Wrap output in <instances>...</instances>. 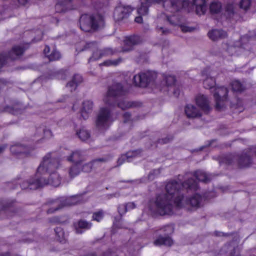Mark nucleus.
Here are the masks:
<instances>
[{
  "instance_id": "1",
  "label": "nucleus",
  "mask_w": 256,
  "mask_h": 256,
  "mask_svg": "<svg viewBox=\"0 0 256 256\" xmlns=\"http://www.w3.org/2000/svg\"><path fill=\"white\" fill-rule=\"evenodd\" d=\"M165 188L166 193L158 195L154 202L156 212L160 216L172 214L174 204L178 198L184 196L186 190H196L198 185L196 180L190 178L182 184L176 180L170 181Z\"/></svg>"
},
{
  "instance_id": "2",
  "label": "nucleus",
  "mask_w": 256,
  "mask_h": 256,
  "mask_svg": "<svg viewBox=\"0 0 256 256\" xmlns=\"http://www.w3.org/2000/svg\"><path fill=\"white\" fill-rule=\"evenodd\" d=\"M126 92L121 83H114L108 86L104 100L106 104L111 106H117L122 110L140 106L141 104L136 102L121 100L120 97L126 95Z\"/></svg>"
},
{
  "instance_id": "3",
  "label": "nucleus",
  "mask_w": 256,
  "mask_h": 256,
  "mask_svg": "<svg viewBox=\"0 0 256 256\" xmlns=\"http://www.w3.org/2000/svg\"><path fill=\"white\" fill-rule=\"evenodd\" d=\"M80 29L86 32H95L104 26L103 16L99 14L89 15L84 14L80 18Z\"/></svg>"
},
{
  "instance_id": "4",
  "label": "nucleus",
  "mask_w": 256,
  "mask_h": 256,
  "mask_svg": "<svg viewBox=\"0 0 256 256\" xmlns=\"http://www.w3.org/2000/svg\"><path fill=\"white\" fill-rule=\"evenodd\" d=\"M58 166V159L52 158L50 154H48L43 158L42 161L37 168L36 174L38 176H43L46 173L50 174L52 172H56Z\"/></svg>"
},
{
  "instance_id": "5",
  "label": "nucleus",
  "mask_w": 256,
  "mask_h": 256,
  "mask_svg": "<svg viewBox=\"0 0 256 256\" xmlns=\"http://www.w3.org/2000/svg\"><path fill=\"white\" fill-rule=\"evenodd\" d=\"M80 196L76 195L67 198L61 197L50 200L48 203L52 206L47 210V213L52 214L66 206L76 204L80 200Z\"/></svg>"
},
{
  "instance_id": "6",
  "label": "nucleus",
  "mask_w": 256,
  "mask_h": 256,
  "mask_svg": "<svg viewBox=\"0 0 256 256\" xmlns=\"http://www.w3.org/2000/svg\"><path fill=\"white\" fill-rule=\"evenodd\" d=\"M254 156H256V146L244 150L236 156L238 166L240 168L249 167L252 164Z\"/></svg>"
},
{
  "instance_id": "7",
  "label": "nucleus",
  "mask_w": 256,
  "mask_h": 256,
  "mask_svg": "<svg viewBox=\"0 0 256 256\" xmlns=\"http://www.w3.org/2000/svg\"><path fill=\"white\" fill-rule=\"evenodd\" d=\"M156 78V74L151 71L140 72L134 76L133 80L135 85L140 87L146 88L152 84Z\"/></svg>"
},
{
  "instance_id": "8",
  "label": "nucleus",
  "mask_w": 256,
  "mask_h": 256,
  "mask_svg": "<svg viewBox=\"0 0 256 256\" xmlns=\"http://www.w3.org/2000/svg\"><path fill=\"white\" fill-rule=\"evenodd\" d=\"M202 200V196L198 194L189 198L186 197L184 195L180 196L175 202V206L178 208L186 206L198 208L200 207Z\"/></svg>"
},
{
  "instance_id": "9",
  "label": "nucleus",
  "mask_w": 256,
  "mask_h": 256,
  "mask_svg": "<svg viewBox=\"0 0 256 256\" xmlns=\"http://www.w3.org/2000/svg\"><path fill=\"white\" fill-rule=\"evenodd\" d=\"M111 112L108 108H100L96 120V126L99 130L108 128L110 125Z\"/></svg>"
},
{
  "instance_id": "10",
  "label": "nucleus",
  "mask_w": 256,
  "mask_h": 256,
  "mask_svg": "<svg viewBox=\"0 0 256 256\" xmlns=\"http://www.w3.org/2000/svg\"><path fill=\"white\" fill-rule=\"evenodd\" d=\"M160 231L163 234V236L160 234L154 241L155 246H160L162 245L170 246L173 242L170 235L174 232V229L170 226H166L160 230Z\"/></svg>"
},
{
  "instance_id": "11",
  "label": "nucleus",
  "mask_w": 256,
  "mask_h": 256,
  "mask_svg": "<svg viewBox=\"0 0 256 256\" xmlns=\"http://www.w3.org/2000/svg\"><path fill=\"white\" fill-rule=\"evenodd\" d=\"M25 51V48L22 46H14L7 54H0V69L2 68L6 63L8 58L12 60H16L22 56Z\"/></svg>"
},
{
  "instance_id": "12",
  "label": "nucleus",
  "mask_w": 256,
  "mask_h": 256,
  "mask_svg": "<svg viewBox=\"0 0 256 256\" xmlns=\"http://www.w3.org/2000/svg\"><path fill=\"white\" fill-rule=\"evenodd\" d=\"M216 102V108L220 110L224 106V101L227 100L228 90L224 86L216 88L212 92Z\"/></svg>"
},
{
  "instance_id": "13",
  "label": "nucleus",
  "mask_w": 256,
  "mask_h": 256,
  "mask_svg": "<svg viewBox=\"0 0 256 256\" xmlns=\"http://www.w3.org/2000/svg\"><path fill=\"white\" fill-rule=\"evenodd\" d=\"M188 4L185 0H165L163 2V6L166 10L174 13L187 6Z\"/></svg>"
},
{
  "instance_id": "14",
  "label": "nucleus",
  "mask_w": 256,
  "mask_h": 256,
  "mask_svg": "<svg viewBox=\"0 0 256 256\" xmlns=\"http://www.w3.org/2000/svg\"><path fill=\"white\" fill-rule=\"evenodd\" d=\"M79 0H58L55 6L56 12H66L68 10L76 9Z\"/></svg>"
},
{
  "instance_id": "15",
  "label": "nucleus",
  "mask_w": 256,
  "mask_h": 256,
  "mask_svg": "<svg viewBox=\"0 0 256 256\" xmlns=\"http://www.w3.org/2000/svg\"><path fill=\"white\" fill-rule=\"evenodd\" d=\"M142 42L141 36L138 35L128 36L125 38L124 45L122 50L124 52H130L134 49V46L140 44Z\"/></svg>"
},
{
  "instance_id": "16",
  "label": "nucleus",
  "mask_w": 256,
  "mask_h": 256,
  "mask_svg": "<svg viewBox=\"0 0 256 256\" xmlns=\"http://www.w3.org/2000/svg\"><path fill=\"white\" fill-rule=\"evenodd\" d=\"M133 9L130 6H119L116 7L114 12V17L116 21H121L127 18Z\"/></svg>"
},
{
  "instance_id": "17",
  "label": "nucleus",
  "mask_w": 256,
  "mask_h": 256,
  "mask_svg": "<svg viewBox=\"0 0 256 256\" xmlns=\"http://www.w3.org/2000/svg\"><path fill=\"white\" fill-rule=\"evenodd\" d=\"M42 178H40L39 176L36 173L34 178H30L28 180L24 181L20 184V187L22 190H36L42 188Z\"/></svg>"
},
{
  "instance_id": "18",
  "label": "nucleus",
  "mask_w": 256,
  "mask_h": 256,
  "mask_svg": "<svg viewBox=\"0 0 256 256\" xmlns=\"http://www.w3.org/2000/svg\"><path fill=\"white\" fill-rule=\"evenodd\" d=\"M39 177L40 178H42L41 183L44 184L42 185V188L48 184L56 187L60 184V178L56 172H52L50 174L48 179L43 176H39Z\"/></svg>"
},
{
  "instance_id": "19",
  "label": "nucleus",
  "mask_w": 256,
  "mask_h": 256,
  "mask_svg": "<svg viewBox=\"0 0 256 256\" xmlns=\"http://www.w3.org/2000/svg\"><path fill=\"white\" fill-rule=\"evenodd\" d=\"M196 102L197 106L205 114H208L212 110L210 106V101L206 96L199 94L196 98Z\"/></svg>"
},
{
  "instance_id": "20",
  "label": "nucleus",
  "mask_w": 256,
  "mask_h": 256,
  "mask_svg": "<svg viewBox=\"0 0 256 256\" xmlns=\"http://www.w3.org/2000/svg\"><path fill=\"white\" fill-rule=\"evenodd\" d=\"M109 160L108 158H96L91 162L83 165L81 164V171L84 172H90L92 171L94 166H98V162H106Z\"/></svg>"
},
{
  "instance_id": "21",
  "label": "nucleus",
  "mask_w": 256,
  "mask_h": 256,
  "mask_svg": "<svg viewBox=\"0 0 256 256\" xmlns=\"http://www.w3.org/2000/svg\"><path fill=\"white\" fill-rule=\"evenodd\" d=\"M67 160L74 164H81L86 160L84 152L80 150H76L72 152L70 156H67Z\"/></svg>"
},
{
  "instance_id": "22",
  "label": "nucleus",
  "mask_w": 256,
  "mask_h": 256,
  "mask_svg": "<svg viewBox=\"0 0 256 256\" xmlns=\"http://www.w3.org/2000/svg\"><path fill=\"white\" fill-rule=\"evenodd\" d=\"M224 16L228 20H236L239 14L236 12L234 5L231 3H228L224 6Z\"/></svg>"
},
{
  "instance_id": "23",
  "label": "nucleus",
  "mask_w": 256,
  "mask_h": 256,
  "mask_svg": "<svg viewBox=\"0 0 256 256\" xmlns=\"http://www.w3.org/2000/svg\"><path fill=\"white\" fill-rule=\"evenodd\" d=\"M74 225L76 233L82 234L85 230L90 229L92 226V224L86 220L81 219L77 222L74 223Z\"/></svg>"
},
{
  "instance_id": "24",
  "label": "nucleus",
  "mask_w": 256,
  "mask_h": 256,
  "mask_svg": "<svg viewBox=\"0 0 256 256\" xmlns=\"http://www.w3.org/2000/svg\"><path fill=\"white\" fill-rule=\"evenodd\" d=\"M184 111L188 118H200L202 116L200 110L195 106L191 104H186Z\"/></svg>"
},
{
  "instance_id": "25",
  "label": "nucleus",
  "mask_w": 256,
  "mask_h": 256,
  "mask_svg": "<svg viewBox=\"0 0 256 256\" xmlns=\"http://www.w3.org/2000/svg\"><path fill=\"white\" fill-rule=\"evenodd\" d=\"M10 150L11 152L15 155L24 154L28 156L30 152V148L22 144H15L12 146Z\"/></svg>"
},
{
  "instance_id": "26",
  "label": "nucleus",
  "mask_w": 256,
  "mask_h": 256,
  "mask_svg": "<svg viewBox=\"0 0 256 256\" xmlns=\"http://www.w3.org/2000/svg\"><path fill=\"white\" fill-rule=\"evenodd\" d=\"M93 102L90 100H84L82 102V108L81 110V116L84 120H86L89 114L93 110Z\"/></svg>"
},
{
  "instance_id": "27",
  "label": "nucleus",
  "mask_w": 256,
  "mask_h": 256,
  "mask_svg": "<svg viewBox=\"0 0 256 256\" xmlns=\"http://www.w3.org/2000/svg\"><path fill=\"white\" fill-rule=\"evenodd\" d=\"M208 68H206L202 72V76H206V78L204 80L203 84L204 86L206 89H210L211 90V92H213L214 90V88L216 84V80L214 77L210 75V76L208 74Z\"/></svg>"
},
{
  "instance_id": "28",
  "label": "nucleus",
  "mask_w": 256,
  "mask_h": 256,
  "mask_svg": "<svg viewBox=\"0 0 256 256\" xmlns=\"http://www.w3.org/2000/svg\"><path fill=\"white\" fill-rule=\"evenodd\" d=\"M142 152V150H136L132 152H128L126 154L122 155L120 158H118V165L122 164L125 161H127L128 162H130V158L134 157L137 156L138 155H140Z\"/></svg>"
},
{
  "instance_id": "29",
  "label": "nucleus",
  "mask_w": 256,
  "mask_h": 256,
  "mask_svg": "<svg viewBox=\"0 0 256 256\" xmlns=\"http://www.w3.org/2000/svg\"><path fill=\"white\" fill-rule=\"evenodd\" d=\"M208 34L210 38L214 41L225 38L227 36L226 32L221 29L212 30Z\"/></svg>"
},
{
  "instance_id": "30",
  "label": "nucleus",
  "mask_w": 256,
  "mask_h": 256,
  "mask_svg": "<svg viewBox=\"0 0 256 256\" xmlns=\"http://www.w3.org/2000/svg\"><path fill=\"white\" fill-rule=\"evenodd\" d=\"M193 4L196 6V14L201 15L205 14L207 9L206 0H193Z\"/></svg>"
},
{
  "instance_id": "31",
  "label": "nucleus",
  "mask_w": 256,
  "mask_h": 256,
  "mask_svg": "<svg viewBox=\"0 0 256 256\" xmlns=\"http://www.w3.org/2000/svg\"><path fill=\"white\" fill-rule=\"evenodd\" d=\"M82 76L80 74H76L74 76L72 80L67 83L66 86L69 88L70 90L72 92L76 89L78 84L82 82Z\"/></svg>"
},
{
  "instance_id": "32",
  "label": "nucleus",
  "mask_w": 256,
  "mask_h": 256,
  "mask_svg": "<svg viewBox=\"0 0 256 256\" xmlns=\"http://www.w3.org/2000/svg\"><path fill=\"white\" fill-rule=\"evenodd\" d=\"M236 160V156L234 154H224L219 158V163L220 164H224L226 165L232 164Z\"/></svg>"
},
{
  "instance_id": "33",
  "label": "nucleus",
  "mask_w": 256,
  "mask_h": 256,
  "mask_svg": "<svg viewBox=\"0 0 256 256\" xmlns=\"http://www.w3.org/2000/svg\"><path fill=\"white\" fill-rule=\"evenodd\" d=\"M14 200H11L8 202L6 204H4L0 208L1 212H4V213L8 214V216L10 217L12 216L11 213L14 212Z\"/></svg>"
},
{
  "instance_id": "34",
  "label": "nucleus",
  "mask_w": 256,
  "mask_h": 256,
  "mask_svg": "<svg viewBox=\"0 0 256 256\" xmlns=\"http://www.w3.org/2000/svg\"><path fill=\"white\" fill-rule=\"evenodd\" d=\"M176 78L174 76H166L164 80L162 82V85H165L166 89H164V88H162L160 90L164 89V90H167L168 92L170 91V88L174 86V83L176 82Z\"/></svg>"
},
{
  "instance_id": "35",
  "label": "nucleus",
  "mask_w": 256,
  "mask_h": 256,
  "mask_svg": "<svg viewBox=\"0 0 256 256\" xmlns=\"http://www.w3.org/2000/svg\"><path fill=\"white\" fill-rule=\"evenodd\" d=\"M192 174L198 181L200 182L206 183L209 182L210 180L208 175L204 172L202 170H196L193 172Z\"/></svg>"
},
{
  "instance_id": "36",
  "label": "nucleus",
  "mask_w": 256,
  "mask_h": 256,
  "mask_svg": "<svg viewBox=\"0 0 256 256\" xmlns=\"http://www.w3.org/2000/svg\"><path fill=\"white\" fill-rule=\"evenodd\" d=\"M56 238V240L61 243H65L66 238L64 232L61 227H56L54 228Z\"/></svg>"
},
{
  "instance_id": "37",
  "label": "nucleus",
  "mask_w": 256,
  "mask_h": 256,
  "mask_svg": "<svg viewBox=\"0 0 256 256\" xmlns=\"http://www.w3.org/2000/svg\"><path fill=\"white\" fill-rule=\"evenodd\" d=\"M222 9L221 2L218 1H214L210 5V10L212 14L220 13Z\"/></svg>"
},
{
  "instance_id": "38",
  "label": "nucleus",
  "mask_w": 256,
  "mask_h": 256,
  "mask_svg": "<svg viewBox=\"0 0 256 256\" xmlns=\"http://www.w3.org/2000/svg\"><path fill=\"white\" fill-rule=\"evenodd\" d=\"M81 171V164H74L69 169V175L70 178H73L78 175Z\"/></svg>"
},
{
  "instance_id": "39",
  "label": "nucleus",
  "mask_w": 256,
  "mask_h": 256,
  "mask_svg": "<svg viewBox=\"0 0 256 256\" xmlns=\"http://www.w3.org/2000/svg\"><path fill=\"white\" fill-rule=\"evenodd\" d=\"M76 134L82 141H86L88 140L90 136V132L84 128H80L76 132Z\"/></svg>"
},
{
  "instance_id": "40",
  "label": "nucleus",
  "mask_w": 256,
  "mask_h": 256,
  "mask_svg": "<svg viewBox=\"0 0 256 256\" xmlns=\"http://www.w3.org/2000/svg\"><path fill=\"white\" fill-rule=\"evenodd\" d=\"M231 86L234 92H242L244 90V86L238 80H235L232 82Z\"/></svg>"
},
{
  "instance_id": "41",
  "label": "nucleus",
  "mask_w": 256,
  "mask_h": 256,
  "mask_svg": "<svg viewBox=\"0 0 256 256\" xmlns=\"http://www.w3.org/2000/svg\"><path fill=\"white\" fill-rule=\"evenodd\" d=\"M150 4L146 0L145 2H142L140 6L138 9V12L140 15H146L148 14V7Z\"/></svg>"
},
{
  "instance_id": "42",
  "label": "nucleus",
  "mask_w": 256,
  "mask_h": 256,
  "mask_svg": "<svg viewBox=\"0 0 256 256\" xmlns=\"http://www.w3.org/2000/svg\"><path fill=\"white\" fill-rule=\"evenodd\" d=\"M43 134L44 137L46 138H50L52 136V132L50 130L46 129L44 127H40L36 130V135H39L40 136Z\"/></svg>"
},
{
  "instance_id": "43",
  "label": "nucleus",
  "mask_w": 256,
  "mask_h": 256,
  "mask_svg": "<svg viewBox=\"0 0 256 256\" xmlns=\"http://www.w3.org/2000/svg\"><path fill=\"white\" fill-rule=\"evenodd\" d=\"M100 55L102 58L113 55L116 52L115 50L110 48H106L104 49L100 50Z\"/></svg>"
},
{
  "instance_id": "44",
  "label": "nucleus",
  "mask_w": 256,
  "mask_h": 256,
  "mask_svg": "<svg viewBox=\"0 0 256 256\" xmlns=\"http://www.w3.org/2000/svg\"><path fill=\"white\" fill-rule=\"evenodd\" d=\"M104 216V212L102 210H100L93 213L92 220L99 222L103 218Z\"/></svg>"
},
{
  "instance_id": "45",
  "label": "nucleus",
  "mask_w": 256,
  "mask_h": 256,
  "mask_svg": "<svg viewBox=\"0 0 256 256\" xmlns=\"http://www.w3.org/2000/svg\"><path fill=\"white\" fill-rule=\"evenodd\" d=\"M48 56L50 61L58 60L60 58L61 54L59 52L54 50L49 55H48Z\"/></svg>"
},
{
  "instance_id": "46",
  "label": "nucleus",
  "mask_w": 256,
  "mask_h": 256,
  "mask_svg": "<svg viewBox=\"0 0 256 256\" xmlns=\"http://www.w3.org/2000/svg\"><path fill=\"white\" fill-rule=\"evenodd\" d=\"M92 52H93L92 56H90L88 59L89 62L96 60L102 58V56L100 55V50H98V46L96 47V49H95L94 50H92Z\"/></svg>"
},
{
  "instance_id": "47",
  "label": "nucleus",
  "mask_w": 256,
  "mask_h": 256,
  "mask_svg": "<svg viewBox=\"0 0 256 256\" xmlns=\"http://www.w3.org/2000/svg\"><path fill=\"white\" fill-rule=\"evenodd\" d=\"M122 62V58H118L115 60H107L100 64L102 66H117Z\"/></svg>"
},
{
  "instance_id": "48",
  "label": "nucleus",
  "mask_w": 256,
  "mask_h": 256,
  "mask_svg": "<svg viewBox=\"0 0 256 256\" xmlns=\"http://www.w3.org/2000/svg\"><path fill=\"white\" fill-rule=\"evenodd\" d=\"M97 46V42H88L86 44L84 48L82 49V50H94L95 49H96Z\"/></svg>"
},
{
  "instance_id": "49",
  "label": "nucleus",
  "mask_w": 256,
  "mask_h": 256,
  "mask_svg": "<svg viewBox=\"0 0 256 256\" xmlns=\"http://www.w3.org/2000/svg\"><path fill=\"white\" fill-rule=\"evenodd\" d=\"M4 111L5 112H9L14 115L18 114L20 112V110L15 108L14 107L10 106H6L4 109Z\"/></svg>"
},
{
  "instance_id": "50",
  "label": "nucleus",
  "mask_w": 256,
  "mask_h": 256,
  "mask_svg": "<svg viewBox=\"0 0 256 256\" xmlns=\"http://www.w3.org/2000/svg\"><path fill=\"white\" fill-rule=\"evenodd\" d=\"M252 0H241L240 3V8L246 10L250 6Z\"/></svg>"
},
{
  "instance_id": "51",
  "label": "nucleus",
  "mask_w": 256,
  "mask_h": 256,
  "mask_svg": "<svg viewBox=\"0 0 256 256\" xmlns=\"http://www.w3.org/2000/svg\"><path fill=\"white\" fill-rule=\"evenodd\" d=\"M173 138L174 136L172 135H168L164 138L158 139L157 142L160 144H166L172 141Z\"/></svg>"
},
{
  "instance_id": "52",
  "label": "nucleus",
  "mask_w": 256,
  "mask_h": 256,
  "mask_svg": "<svg viewBox=\"0 0 256 256\" xmlns=\"http://www.w3.org/2000/svg\"><path fill=\"white\" fill-rule=\"evenodd\" d=\"M160 169L154 170L150 172L148 178L150 180H153L155 178V176L160 174Z\"/></svg>"
},
{
  "instance_id": "53",
  "label": "nucleus",
  "mask_w": 256,
  "mask_h": 256,
  "mask_svg": "<svg viewBox=\"0 0 256 256\" xmlns=\"http://www.w3.org/2000/svg\"><path fill=\"white\" fill-rule=\"evenodd\" d=\"M170 91L172 90L173 95L176 97H178L180 94V90L178 88H177L176 86H174L169 88Z\"/></svg>"
},
{
  "instance_id": "54",
  "label": "nucleus",
  "mask_w": 256,
  "mask_h": 256,
  "mask_svg": "<svg viewBox=\"0 0 256 256\" xmlns=\"http://www.w3.org/2000/svg\"><path fill=\"white\" fill-rule=\"evenodd\" d=\"M136 207V205L134 202H128L125 204H124L122 208L123 209H126V211L134 208Z\"/></svg>"
},
{
  "instance_id": "55",
  "label": "nucleus",
  "mask_w": 256,
  "mask_h": 256,
  "mask_svg": "<svg viewBox=\"0 0 256 256\" xmlns=\"http://www.w3.org/2000/svg\"><path fill=\"white\" fill-rule=\"evenodd\" d=\"M240 254L238 251H237L236 248H234L230 250L228 256H240ZM250 256H255L254 255H251Z\"/></svg>"
},
{
  "instance_id": "56",
  "label": "nucleus",
  "mask_w": 256,
  "mask_h": 256,
  "mask_svg": "<svg viewBox=\"0 0 256 256\" xmlns=\"http://www.w3.org/2000/svg\"><path fill=\"white\" fill-rule=\"evenodd\" d=\"M216 141V139H212L210 140H208L206 142L204 146H201L200 148V150H202L204 148L211 146L212 144Z\"/></svg>"
},
{
  "instance_id": "57",
  "label": "nucleus",
  "mask_w": 256,
  "mask_h": 256,
  "mask_svg": "<svg viewBox=\"0 0 256 256\" xmlns=\"http://www.w3.org/2000/svg\"><path fill=\"white\" fill-rule=\"evenodd\" d=\"M131 118V114L128 112H126L123 114L124 122L126 123L128 122Z\"/></svg>"
},
{
  "instance_id": "58",
  "label": "nucleus",
  "mask_w": 256,
  "mask_h": 256,
  "mask_svg": "<svg viewBox=\"0 0 256 256\" xmlns=\"http://www.w3.org/2000/svg\"><path fill=\"white\" fill-rule=\"evenodd\" d=\"M58 78L62 80H66V72L61 70L58 72Z\"/></svg>"
},
{
  "instance_id": "59",
  "label": "nucleus",
  "mask_w": 256,
  "mask_h": 256,
  "mask_svg": "<svg viewBox=\"0 0 256 256\" xmlns=\"http://www.w3.org/2000/svg\"><path fill=\"white\" fill-rule=\"evenodd\" d=\"M120 182H126V183H130L132 184H138L141 182L140 180H121L120 181Z\"/></svg>"
},
{
  "instance_id": "60",
  "label": "nucleus",
  "mask_w": 256,
  "mask_h": 256,
  "mask_svg": "<svg viewBox=\"0 0 256 256\" xmlns=\"http://www.w3.org/2000/svg\"><path fill=\"white\" fill-rule=\"evenodd\" d=\"M122 206H124V204L120 205L118 208V210L120 216H122V214H124L127 212L126 209H123L122 208Z\"/></svg>"
},
{
  "instance_id": "61",
  "label": "nucleus",
  "mask_w": 256,
  "mask_h": 256,
  "mask_svg": "<svg viewBox=\"0 0 256 256\" xmlns=\"http://www.w3.org/2000/svg\"><path fill=\"white\" fill-rule=\"evenodd\" d=\"M134 21L138 24H141L142 22V18L141 16H137L135 18Z\"/></svg>"
},
{
  "instance_id": "62",
  "label": "nucleus",
  "mask_w": 256,
  "mask_h": 256,
  "mask_svg": "<svg viewBox=\"0 0 256 256\" xmlns=\"http://www.w3.org/2000/svg\"><path fill=\"white\" fill-rule=\"evenodd\" d=\"M20 5L24 6L28 2V0H16Z\"/></svg>"
},
{
  "instance_id": "63",
  "label": "nucleus",
  "mask_w": 256,
  "mask_h": 256,
  "mask_svg": "<svg viewBox=\"0 0 256 256\" xmlns=\"http://www.w3.org/2000/svg\"><path fill=\"white\" fill-rule=\"evenodd\" d=\"M192 30V28L187 26H183L182 28V30L184 32H191Z\"/></svg>"
},
{
  "instance_id": "64",
  "label": "nucleus",
  "mask_w": 256,
  "mask_h": 256,
  "mask_svg": "<svg viewBox=\"0 0 256 256\" xmlns=\"http://www.w3.org/2000/svg\"><path fill=\"white\" fill-rule=\"evenodd\" d=\"M50 47L48 46H46L44 50V52L48 56V55H49L48 53L50 52Z\"/></svg>"
}]
</instances>
